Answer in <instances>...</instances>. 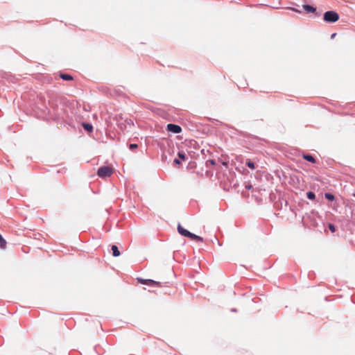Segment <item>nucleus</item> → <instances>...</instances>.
Returning a JSON list of instances; mask_svg holds the SVG:
<instances>
[{"instance_id":"f257e3e1","label":"nucleus","mask_w":355,"mask_h":355,"mask_svg":"<svg viewBox=\"0 0 355 355\" xmlns=\"http://www.w3.org/2000/svg\"><path fill=\"white\" fill-rule=\"evenodd\" d=\"M178 231L179 232L180 234L184 236H186V237H188L192 240H195V241H200L202 242V238L199 236H197L193 233H191L189 231L187 230L186 229H184L181 225H178Z\"/></svg>"},{"instance_id":"f03ea898","label":"nucleus","mask_w":355,"mask_h":355,"mask_svg":"<svg viewBox=\"0 0 355 355\" xmlns=\"http://www.w3.org/2000/svg\"><path fill=\"white\" fill-rule=\"evenodd\" d=\"M114 169L109 166H101L98 168L97 171V175L101 178H105L107 177H110L113 173Z\"/></svg>"},{"instance_id":"7ed1b4c3","label":"nucleus","mask_w":355,"mask_h":355,"mask_svg":"<svg viewBox=\"0 0 355 355\" xmlns=\"http://www.w3.org/2000/svg\"><path fill=\"white\" fill-rule=\"evenodd\" d=\"M324 20L329 23H334L339 19V15L335 11H327L324 14Z\"/></svg>"},{"instance_id":"20e7f679","label":"nucleus","mask_w":355,"mask_h":355,"mask_svg":"<svg viewBox=\"0 0 355 355\" xmlns=\"http://www.w3.org/2000/svg\"><path fill=\"white\" fill-rule=\"evenodd\" d=\"M137 281L142 284L148 285L153 287H162V282L154 281L153 279H147L143 278H137Z\"/></svg>"},{"instance_id":"39448f33","label":"nucleus","mask_w":355,"mask_h":355,"mask_svg":"<svg viewBox=\"0 0 355 355\" xmlns=\"http://www.w3.org/2000/svg\"><path fill=\"white\" fill-rule=\"evenodd\" d=\"M167 130L173 133H180L182 131V128L180 125L169 123L167 125Z\"/></svg>"},{"instance_id":"423d86ee","label":"nucleus","mask_w":355,"mask_h":355,"mask_svg":"<svg viewBox=\"0 0 355 355\" xmlns=\"http://www.w3.org/2000/svg\"><path fill=\"white\" fill-rule=\"evenodd\" d=\"M123 119V118L121 114L116 115L115 116V120L117 121V125L121 130H123L124 128H125V125L123 123L121 122V121H122Z\"/></svg>"},{"instance_id":"0eeeda50","label":"nucleus","mask_w":355,"mask_h":355,"mask_svg":"<svg viewBox=\"0 0 355 355\" xmlns=\"http://www.w3.org/2000/svg\"><path fill=\"white\" fill-rule=\"evenodd\" d=\"M112 255L114 257H119L120 255V251L116 245H113L112 246Z\"/></svg>"},{"instance_id":"6e6552de","label":"nucleus","mask_w":355,"mask_h":355,"mask_svg":"<svg viewBox=\"0 0 355 355\" xmlns=\"http://www.w3.org/2000/svg\"><path fill=\"white\" fill-rule=\"evenodd\" d=\"M303 158L308 161V162H310L311 163H315V159L311 156V155H303Z\"/></svg>"},{"instance_id":"1a4fd4ad","label":"nucleus","mask_w":355,"mask_h":355,"mask_svg":"<svg viewBox=\"0 0 355 355\" xmlns=\"http://www.w3.org/2000/svg\"><path fill=\"white\" fill-rule=\"evenodd\" d=\"M60 77L62 80H73V77L71 75L67 74V73H60Z\"/></svg>"},{"instance_id":"9d476101","label":"nucleus","mask_w":355,"mask_h":355,"mask_svg":"<svg viewBox=\"0 0 355 355\" xmlns=\"http://www.w3.org/2000/svg\"><path fill=\"white\" fill-rule=\"evenodd\" d=\"M303 8L308 12H314L315 11V8L309 5H304Z\"/></svg>"},{"instance_id":"9b49d317","label":"nucleus","mask_w":355,"mask_h":355,"mask_svg":"<svg viewBox=\"0 0 355 355\" xmlns=\"http://www.w3.org/2000/svg\"><path fill=\"white\" fill-rule=\"evenodd\" d=\"M83 126L85 130H87L88 132H92L93 130V127L89 123H83Z\"/></svg>"},{"instance_id":"f8f14e48","label":"nucleus","mask_w":355,"mask_h":355,"mask_svg":"<svg viewBox=\"0 0 355 355\" xmlns=\"http://www.w3.org/2000/svg\"><path fill=\"white\" fill-rule=\"evenodd\" d=\"M246 165L250 168L251 169H254L255 168V165H254V163L251 162L250 159H247L246 161Z\"/></svg>"},{"instance_id":"ddd939ff","label":"nucleus","mask_w":355,"mask_h":355,"mask_svg":"<svg viewBox=\"0 0 355 355\" xmlns=\"http://www.w3.org/2000/svg\"><path fill=\"white\" fill-rule=\"evenodd\" d=\"M324 196L327 200H331V201H333L335 199L334 196L329 193H326L324 194Z\"/></svg>"},{"instance_id":"4468645a","label":"nucleus","mask_w":355,"mask_h":355,"mask_svg":"<svg viewBox=\"0 0 355 355\" xmlns=\"http://www.w3.org/2000/svg\"><path fill=\"white\" fill-rule=\"evenodd\" d=\"M306 196H307V198L310 200H314L315 198V195L313 192L312 191H309L307 193H306Z\"/></svg>"},{"instance_id":"2eb2a0df","label":"nucleus","mask_w":355,"mask_h":355,"mask_svg":"<svg viewBox=\"0 0 355 355\" xmlns=\"http://www.w3.org/2000/svg\"><path fill=\"white\" fill-rule=\"evenodd\" d=\"M178 157L180 159H181L182 160H186L187 159V155L184 153L183 152H179L178 153Z\"/></svg>"},{"instance_id":"dca6fc26","label":"nucleus","mask_w":355,"mask_h":355,"mask_svg":"<svg viewBox=\"0 0 355 355\" xmlns=\"http://www.w3.org/2000/svg\"><path fill=\"white\" fill-rule=\"evenodd\" d=\"M328 227H329V229L330 230V231L331 232H336V227H335V226L333 224L329 223L328 225Z\"/></svg>"},{"instance_id":"f3484780","label":"nucleus","mask_w":355,"mask_h":355,"mask_svg":"<svg viewBox=\"0 0 355 355\" xmlns=\"http://www.w3.org/2000/svg\"><path fill=\"white\" fill-rule=\"evenodd\" d=\"M129 147L130 150H135L138 147V146L135 144H131Z\"/></svg>"},{"instance_id":"a211bd4d","label":"nucleus","mask_w":355,"mask_h":355,"mask_svg":"<svg viewBox=\"0 0 355 355\" xmlns=\"http://www.w3.org/2000/svg\"><path fill=\"white\" fill-rule=\"evenodd\" d=\"M124 121H125V123H127L130 124V125L132 123V121H131L130 119H129V120L125 119Z\"/></svg>"},{"instance_id":"6ab92c4d","label":"nucleus","mask_w":355,"mask_h":355,"mask_svg":"<svg viewBox=\"0 0 355 355\" xmlns=\"http://www.w3.org/2000/svg\"><path fill=\"white\" fill-rule=\"evenodd\" d=\"M174 162H175V163H176V164H180V161H179L178 159H175L174 160Z\"/></svg>"},{"instance_id":"aec40b11","label":"nucleus","mask_w":355,"mask_h":355,"mask_svg":"<svg viewBox=\"0 0 355 355\" xmlns=\"http://www.w3.org/2000/svg\"><path fill=\"white\" fill-rule=\"evenodd\" d=\"M245 188L248 189H250L252 188V186L251 185L245 186Z\"/></svg>"},{"instance_id":"412c9836","label":"nucleus","mask_w":355,"mask_h":355,"mask_svg":"<svg viewBox=\"0 0 355 355\" xmlns=\"http://www.w3.org/2000/svg\"><path fill=\"white\" fill-rule=\"evenodd\" d=\"M336 35V33H334V34H332V35H331V37H332V38H333V37H335Z\"/></svg>"},{"instance_id":"4be33fe9","label":"nucleus","mask_w":355,"mask_h":355,"mask_svg":"<svg viewBox=\"0 0 355 355\" xmlns=\"http://www.w3.org/2000/svg\"><path fill=\"white\" fill-rule=\"evenodd\" d=\"M353 196L355 197V193H354Z\"/></svg>"}]
</instances>
